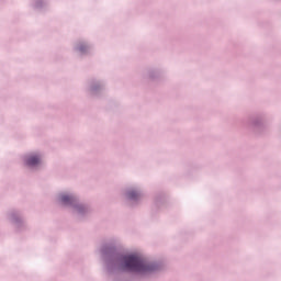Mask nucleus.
Wrapping results in <instances>:
<instances>
[{
	"mask_svg": "<svg viewBox=\"0 0 281 281\" xmlns=\"http://www.w3.org/2000/svg\"><path fill=\"white\" fill-rule=\"evenodd\" d=\"M139 194L137 193V191H130L128 192V199L135 200L138 199Z\"/></svg>",
	"mask_w": 281,
	"mask_h": 281,
	"instance_id": "20e7f679",
	"label": "nucleus"
},
{
	"mask_svg": "<svg viewBox=\"0 0 281 281\" xmlns=\"http://www.w3.org/2000/svg\"><path fill=\"white\" fill-rule=\"evenodd\" d=\"M61 203H64L65 205L74 203V196L67 194L61 195Z\"/></svg>",
	"mask_w": 281,
	"mask_h": 281,
	"instance_id": "7ed1b4c3",
	"label": "nucleus"
},
{
	"mask_svg": "<svg viewBox=\"0 0 281 281\" xmlns=\"http://www.w3.org/2000/svg\"><path fill=\"white\" fill-rule=\"evenodd\" d=\"M38 164H41V158L36 155L26 158V166H38Z\"/></svg>",
	"mask_w": 281,
	"mask_h": 281,
	"instance_id": "f03ea898",
	"label": "nucleus"
},
{
	"mask_svg": "<svg viewBox=\"0 0 281 281\" xmlns=\"http://www.w3.org/2000/svg\"><path fill=\"white\" fill-rule=\"evenodd\" d=\"M123 269L126 271H136L138 273H147V271H153L151 266H148L144 259L135 255L123 257Z\"/></svg>",
	"mask_w": 281,
	"mask_h": 281,
	"instance_id": "f257e3e1",
	"label": "nucleus"
}]
</instances>
